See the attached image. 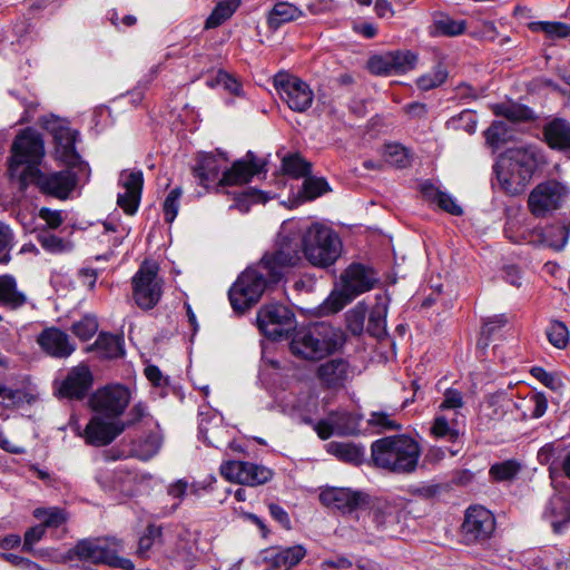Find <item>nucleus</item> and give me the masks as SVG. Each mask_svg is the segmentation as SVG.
<instances>
[{
	"instance_id": "14",
	"label": "nucleus",
	"mask_w": 570,
	"mask_h": 570,
	"mask_svg": "<svg viewBox=\"0 0 570 570\" xmlns=\"http://www.w3.org/2000/svg\"><path fill=\"white\" fill-rule=\"evenodd\" d=\"M92 383L89 366L79 364L71 367L62 380L55 382V395L59 399L80 401L87 396Z\"/></svg>"
},
{
	"instance_id": "43",
	"label": "nucleus",
	"mask_w": 570,
	"mask_h": 570,
	"mask_svg": "<svg viewBox=\"0 0 570 570\" xmlns=\"http://www.w3.org/2000/svg\"><path fill=\"white\" fill-rule=\"evenodd\" d=\"M311 163L298 154H289L282 159V170L294 178L305 177L311 173Z\"/></svg>"
},
{
	"instance_id": "20",
	"label": "nucleus",
	"mask_w": 570,
	"mask_h": 570,
	"mask_svg": "<svg viewBox=\"0 0 570 570\" xmlns=\"http://www.w3.org/2000/svg\"><path fill=\"white\" fill-rule=\"evenodd\" d=\"M125 429L126 423L115 419L107 420L97 414L89 420L82 436L90 445L105 446L110 444Z\"/></svg>"
},
{
	"instance_id": "54",
	"label": "nucleus",
	"mask_w": 570,
	"mask_h": 570,
	"mask_svg": "<svg viewBox=\"0 0 570 570\" xmlns=\"http://www.w3.org/2000/svg\"><path fill=\"white\" fill-rule=\"evenodd\" d=\"M72 333L81 341L90 340L98 331V322L95 316L86 315L71 326Z\"/></svg>"
},
{
	"instance_id": "36",
	"label": "nucleus",
	"mask_w": 570,
	"mask_h": 570,
	"mask_svg": "<svg viewBox=\"0 0 570 570\" xmlns=\"http://www.w3.org/2000/svg\"><path fill=\"white\" fill-rule=\"evenodd\" d=\"M564 504L561 498L552 499L543 512V517L550 521V524L556 533L564 532L570 525V512L562 514L561 511Z\"/></svg>"
},
{
	"instance_id": "22",
	"label": "nucleus",
	"mask_w": 570,
	"mask_h": 570,
	"mask_svg": "<svg viewBox=\"0 0 570 570\" xmlns=\"http://www.w3.org/2000/svg\"><path fill=\"white\" fill-rule=\"evenodd\" d=\"M119 185L125 189L118 195L117 204L128 215L137 212L144 186V176L141 170H124L119 177Z\"/></svg>"
},
{
	"instance_id": "17",
	"label": "nucleus",
	"mask_w": 570,
	"mask_h": 570,
	"mask_svg": "<svg viewBox=\"0 0 570 570\" xmlns=\"http://www.w3.org/2000/svg\"><path fill=\"white\" fill-rule=\"evenodd\" d=\"M31 184L36 185L42 194L66 199L77 185V176L70 168L48 174L38 169L30 180Z\"/></svg>"
},
{
	"instance_id": "5",
	"label": "nucleus",
	"mask_w": 570,
	"mask_h": 570,
	"mask_svg": "<svg viewBox=\"0 0 570 570\" xmlns=\"http://www.w3.org/2000/svg\"><path fill=\"white\" fill-rule=\"evenodd\" d=\"M341 343V336L332 326L325 323H315L297 330L292 337L289 347L296 356L305 360H320L333 353Z\"/></svg>"
},
{
	"instance_id": "21",
	"label": "nucleus",
	"mask_w": 570,
	"mask_h": 570,
	"mask_svg": "<svg viewBox=\"0 0 570 570\" xmlns=\"http://www.w3.org/2000/svg\"><path fill=\"white\" fill-rule=\"evenodd\" d=\"M366 495L347 488H328L321 492L320 501L327 508L342 513H352L366 503Z\"/></svg>"
},
{
	"instance_id": "28",
	"label": "nucleus",
	"mask_w": 570,
	"mask_h": 570,
	"mask_svg": "<svg viewBox=\"0 0 570 570\" xmlns=\"http://www.w3.org/2000/svg\"><path fill=\"white\" fill-rule=\"evenodd\" d=\"M421 193L426 200L435 203L442 210L455 216L462 215L463 210L454 198L439 189V187L434 186L431 181H424L421 185Z\"/></svg>"
},
{
	"instance_id": "60",
	"label": "nucleus",
	"mask_w": 570,
	"mask_h": 570,
	"mask_svg": "<svg viewBox=\"0 0 570 570\" xmlns=\"http://www.w3.org/2000/svg\"><path fill=\"white\" fill-rule=\"evenodd\" d=\"M464 401L462 393L455 389H448L443 394V401L440 404L442 412L453 411L451 415L459 416V411L463 407Z\"/></svg>"
},
{
	"instance_id": "44",
	"label": "nucleus",
	"mask_w": 570,
	"mask_h": 570,
	"mask_svg": "<svg viewBox=\"0 0 570 570\" xmlns=\"http://www.w3.org/2000/svg\"><path fill=\"white\" fill-rule=\"evenodd\" d=\"M161 444V436L158 433H150L135 445L134 453L138 459L148 461L159 452Z\"/></svg>"
},
{
	"instance_id": "53",
	"label": "nucleus",
	"mask_w": 570,
	"mask_h": 570,
	"mask_svg": "<svg viewBox=\"0 0 570 570\" xmlns=\"http://www.w3.org/2000/svg\"><path fill=\"white\" fill-rule=\"evenodd\" d=\"M532 29L544 32L551 39L570 37V26L563 22L538 21L532 23Z\"/></svg>"
},
{
	"instance_id": "16",
	"label": "nucleus",
	"mask_w": 570,
	"mask_h": 570,
	"mask_svg": "<svg viewBox=\"0 0 570 570\" xmlns=\"http://www.w3.org/2000/svg\"><path fill=\"white\" fill-rule=\"evenodd\" d=\"M495 529L493 514L483 507H471L466 510L462 524V534L466 543H476L488 540Z\"/></svg>"
},
{
	"instance_id": "39",
	"label": "nucleus",
	"mask_w": 570,
	"mask_h": 570,
	"mask_svg": "<svg viewBox=\"0 0 570 570\" xmlns=\"http://www.w3.org/2000/svg\"><path fill=\"white\" fill-rule=\"evenodd\" d=\"M240 6V0H220L206 19L205 29H214L228 20Z\"/></svg>"
},
{
	"instance_id": "7",
	"label": "nucleus",
	"mask_w": 570,
	"mask_h": 570,
	"mask_svg": "<svg viewBox=\"0 0 570 570\" xmlns=\"http://www.w3.org/2000/svg\"><path fill=\"white\" fill-rule=\"evenodd\" d=\"M342 291L333 293L325 301L322 309L324 314L337 313L357 295L373 288L376 275L373 269L362 264H352L342 276Z\"/></svg>"
},
{
	"instance_id": "42",
	"label": "nucleus",
	"mask_w": 570,
	"mask_h": 570,
	"mask_svg": "<svg viewBox=\"0 0 570 570\" xmlns=\"http://www.w3.org/2000/svg\"><path fill=\"white\" fill-rule=\"evenodd\" d=\"M521 471V463L517 460H505L494 463L489 470L492 480L497 482L511 481Z\"/></svg>"
},
{
	"instance_id": "41",
	"label": "nucleus",
	"mask_w": 570,
	"mask_h": 570,
	"mask_svg": "<svg viewBox=\"0 0 570 570\" xmlns=\"http://www.w3.org/2000/svg\"><path fill=\"white\" fill-rule=\"evenodd\" d=\"M433 35L455 37L462 35L466 29L465 20H455L446 14H439L433 21Z\"/></svg>"
},
{
	"instance_id": "27",
	"label": "nucleus",
	"mask_w": 570,
	"mask_h": 570,
	"mask_svg": "<svg viewBox=\"0 0 570 570\" xmlns=\"http://www.w3.org/2000/svg\"><path fill=\"white\" fill-rule=\"evenodd\" d=\"M27 304V295L18 289L13 276L0 275V306L18 309Z\"/></svg>"
},
{
	"instance_id": "34",
	"label": "nucleus",
	"mask_w": 570,
	"mask_h": 570,
	"mask_svg": "<svg viewBox=\"0 0 570 570\" xmlns=\"http://www.w3.org/2000/svg\"><path fill=\"white\" fill-rule=\"evenodd\" d=\"M189 492L195 493V484H190L185 479L176 480L167 487V495L174 501L170 505H166L161 509L159 514L167 517L173 514L183 503L186 494Z\"/></svg>"
},
{
	"instance_id": "40",
	"label": "nucleus",
	"mask_w": 570,
	"mask_h": 570,
	"mask_svg": "<svg viewBox=\"0 0 570 570\" xmlns=\"http://www.w3.org/2000/svg\"><path fill=\"white\" fill-rule=\"evenodd\" d=\"M33 517L41 521V525L47 529H58L63 525L69 515L62 508L50 507V508H37L33 511Z\"/></svg>"
},
{
	"instance_id": "4",
	"label": "nucleus",
	"mask_w": 570,
	"mask_h": 570,
	"mask_svg": "<svg viewBox=\"0 0 570 570\" xmlns=\"http://www.w3.org/2000/svg\"><path fill=\"white\" fill-rule=\"evenodd\" d=\"M45 157V141L42 136L32 128L21 130L11 146L9 159V177L11 181L24 190L32 176L37 174L39 165Z\"/></svg>"
},
{
	"instance_id": "57",
	"label": "nucleus",
	"mask_w": 570,
	"mask_h": 570,
	"mask_svg": "<svg viewBox=\"0 0 570 570\" xmlns=\"http://www.w3.org/2000/svg\"><path fill=\"white\" fill-rule=\"evenodd\" d=\"M264 202L263 194L254 188L246 189L237 194L230 208H236L240 213H247L255 203Z\"/></svg>"
},
{
	"instance_id": "25",
	"label": "nucleus",
	"mask_w": 570,
	"mask_h": 570,
	"mask_svg": "<svg viewBox=\"0 0 570 570\" xmlns=\"http://www.w3.org/2000/svg\"><path fill=\"white\" fill-rule=\"evenodd\" d=\"M306 554L303 546H293L286 549H268L265 551L264 560L269 564L271 570H289L295 567Z\"/></svg>"
},
{
	"instance_id": "52",
	"label": "nucleus",
	"mask_w": 570,
	"mask_h": 570,
	"mask_svg": "<svg viewBox=\"0 0 570 570\" xmlns=\"http://www.w3.org/2000/svg\"><path fill=\"white\" fill-rule=\"evenodd\" d=\"M391 51L374 55L367 60V69L375 76H389L393 73Z\"/></svg>"
},
{
	"instance_id": "2",
	"label": "nucleus",
	"mask_w": 570,
	"mask_h": 570,
	"mask_svg": "<svg viewBox=\"0 0 570 570\" xmlns=\"http://www.w3.org/2000/svg\"><path fill=\"white\" fill-rule=\"evenodd\" d=\"M541 160L540 149L533 145L508 149L495 166L498 181L505 194L524 191Z\"/></svg>"
},
{
	"instance_id": "62",
	"label": "nucleus",
	"mask_w": 570,
	"mask_h": 570,
	"mask_svg": "<svg viewBox=\"0 0 570 570\" xmlns=\"http://www.w3.org/2000/svg\"><path fill=\"white\" fill-rule=\"evenodd\" d=\"M13 246V233L11 228L0 222V264L10 261L9 252Z\"/></svg>"
},
{
	"instance_id": "11",
	"label": "nucleus",
	"mask_w": 570,
	"mask_h": 570,
	"mask_svg": "<svg viewBox=\"0 0 570 570\" xmlns=\"http://www.w3.org/2000/svg\"><path fill=\"white\" fill-rule=\"evenodd\" d=\"M41 126L51 134L55 140V157L68 167H75L80 163V156L76 150L78 132L68 126V122L55 116L42 117Z\"/></svg>"
},
{
	"instance_id": "23",
	"label": "nucleus",
	"mask_w": 570,
	"mask_h": 570,
	"mask_svg": "<svg viewBox=\"0 0 570 570\" xmlns=\"http://www.w3.org/2000/svg\"><path fill=\"white\" fill-rule=\"evenodd\" d=\"M37 343L45 353L56 358H66L76 350L69 335L57 327L45 328L39 334Z\"/></svg>"
},
{
	"instance_id": "38",
	"label": "nucleus",
	"mask_w": 570,
	"mask_h": 570,
	"mask_svg": "<svg viewBox=\"0 0 570 570\" xmlns=\"http://www.w3.org/2000/svg\"><path fill=\"white\" fill-rule=\"evenodd\" d=\"M431 433L435 438L455 441L459 438V419L454 415L440 414L434 419Z\"/></svg>"
},
{
	"instance_id": "59",
	"label": "nucleus",
	"mask_w": 570,
	"mask_h": 570,
	"mask_svg": "<svg viewBox=\"0 0 570 570\" xmlns=\"http://www.w3.org/2000/svg\"><path fill=\"white\" fill-rule=\"evenodd\" d=\"M183 195V189L180 187H176L171 189L165 198L163 209L165 220L167 223H173L178 214L179 209V200Z\"/></svg>"
},
{
	"instance_id": "48",
	"label": "nucleus",
	"mask_w": 570,
	"mask_h": 570,
	"mask_svg": "<svg viewBox=\"0 0 570 570\" xmlns=\"http://www.w3.org/2000/svg\"><path fill=\"white\" fill-rule=\"evenodd\" d=\"M161 534V527L149 524L146 532L139 538L136 554L141 559L148 558L151 547L160 541Z\"/></svg>"
},
{
	"instance_id": "50",
	"label": "nucleus",
	"mask_w": 570,
	"mask_h": 570,
	"mask_svg": "<svg viewBox=\"0 0 570 570\" xmlns=\"http://www.w3.org/2000/svg\"><path fill=\"white\" fill-rule=\"evenodd\" d=\"M392 53V68L393 73H405L413 70L417 63V55L410 50H396Z\"/></svg>"
},
{
	"instance_id": "8",
	"label": "nucleus",
	"mask_w": 570,
	"mask_h": 570,
	"mask_svg": "<svg viewBox=\"0 0 570 570\" xmlns=\"http://www.w3.org/2000/svg\"><path fill=\"white\" fill-rule=\"evenodd\" d=\"M119 547V541L109 542L108 540L100 539L79 540L70 549L71 561L78 559L95 564L102 563L112 568L134 570L135 566L131 560L118 556Z\"/></svg>"
},
{
	"instance_id": "19",
	"label": "nucleus",
	"mask_w": 570,
	"mask_h": 570,
	"mask_svg": "<svg viewBox=\"0 0 570 570\" xmlns=\"http://www.w3.org/2000/svg\"><path fill=\"white\" fill-rule=\"evenodd\" d=\"M266 160L258 158L255 153L247 151L245 157L233 163L230 168L223 173L219 186H238L247 184L255 175L266 173Z\"/></svg>"
},
{
	"instance_id": "63",
	"label": "nucleus",
	"mask_w": 570,
	"mask_h": 570,
	"mask_svg": "<svg viewBox=\"0 0 570 570\" xmlns=\"http://www.w3.org/2000/svg\"><path fill=\"white\" fill-rule=\"evenodd\" d=\"M46 534V529L43 525L38 524L35 527H31L24 532L23 538V544H22V551L31 553L33 552L35 544L38 543Z\"/></svg>"
},
{
	"instance_id": "12",
	"label": "nucleus",
	"mask_w": 570,
	"mask_h": 570,
	"mask_svg": "<svg viewBox=\"0 0 570 570\" xmlns=\"http://www.w3.org/2000/svg\"><path fill=\"white\" fill-rule=\"evenodd\" d=\"M274 87L281 99L295 112H305L313 104L314 92L301 78L287 72L274 76Z\"/></svg>"
},
{
	"instance_id": "45",
	"label": "nucleus",
	"mask_w": 570,
	"mask_h": 570,
	"mask_svg": "<svg viewBox=\"0 0 570 570\" xmlns=\"http://www.w3.org/2000/svg\"><path fill=\"white\" fill-rule=\"evenodd\" d=\"M484 138L488 146L497 149L510 138L509 126L502 120H494L484 131Z\"/></svg>"
},
{
	"instance_id": "58",
	"label": "nucleus",
	"mask_w": 570,
	"mask_h": 570,
	"mask_svg": "<svg viewBox=\"0 0 570 570\" xmlns=\"http://www.w3.org/2000/svg\"><path fill=\"white\" fill-rule=\"evenodd\" d=\"M367 423L370 426L377 428L380 432L402 430V425L393 420L391 414L383 411L372 412Z\"/></svg>"
},
{
	"instance_id": "37",
	"label": "nucleus",
	"mask_w": 570,
	"mask_h": 570,
	"mask_svg": "<svg viewBox=\"0 0 570 570\" xmlns=\"http://www.w3.org/2000/svg\"><path fill=\"white\" fill-rule=\"evenodd\" d=\"M219 171L218 160L213 155L202 157L194 168L195 177L204 187H208L209 184L214 183L218 178Z\"/></svg>"
},
{
	"instance_id": "24",
	"label": "nucleus",
	"mask_w": 570,
	"mask_h": 570,
	"mask_svg": "<svg viewBox=\"0 0 570 570\" xmlns=\"http://www.w3.org/2000/svg\"><path fill=\"white\" fill-rule=\"evenodd\" d=\"M350 374L347 361L330 360L317 367L316 376L327 389L337 390L345 385Z\"/></svg>"
},
{
	"instance_id": "30",
	"label": "nucleus",
	"mask_w": 570,
	"mask_h": 570,
	"mask_svg": "<svg viewBox=\"0 0 570 570\" xmlns=\"http://www.w3.org/2000/svg\"><path fill=\"white\" fill-rule=\"evenodd\" d=\"M326 451L338 460L353 465H360L364 461V448L353 443L333 441L326 444Z\"/></svg>"
},
{
	"instance_id": "9",
	"label": "nucleus",
	"mask_w": 570,
	"mask_h": 570,
	"mask_svg": "<svg viewBox=\"0 0 570 570\" xmlns=\"http://www.w3.org/2000/svg\"><path fill=\"white\" fill-rule=\"evenodd\" d=\"M570 197V187L558 179L539 183L529 194L528 208L535 218H546L561 209Z\"/></svg>"
},
{
	"instance_id": "46",
	"label": "nucleus",
	"mask_w": 570,
	"mask_h": 570,
	"mask_svg": "<svg viewBox=\"0 0 570 570\" xmlns=\"http://www.w3.org/2000/svg\"><path fill=\"white\" fill-rule=\"evenodd\" d=\"M448 75L446 68L442 63H439L433 70L419 77L416 79V86L423 91L434 89L445 82Z\"/></svg>"
},
{
	"instance_id": "26",
	"label": "nucleus",
	"mask_w": 570,
	"mask_h": 570,
	"mask_svg": "<svg viewBox=\"0 0 570 570\" xmlns=\"http://www.w3.org/2000/svg\"><path fill=\"white\" fill-rule=\"evenodd\" d=\"M543 137L548 146L560 151H570V122L554 118L543 127Z\"/></svg>"
},
{
	"instance_id": "35",
	"label": "nucleus",
	"mask_w": 570,
	"mask_h": 570,
	"mask_svg": "<svg viewBox=\"0 0 570 570\" xmlns=\"http://www.w3.org/2000/svg\"><path fill=\"white\" fill-rule=\"evenodd\" d=\"M387 302L377 297L376 304L372 307L368 316L367 332L377 338L386 335Z\"/></svg>"
},
{
	"instance_id": "31",
	"label": "nucleus",
	"mask_w": 570,
	"mask_h": 570,
	"mask_svg": "<svg viewBox=\"0 0 570 570\" xmlns=\"http://www.w3.org/2000/svg\"><path fill=\"white\" fill-rule=\"evenodd\" d=\"M102 358H117L124 355V340L119 335L100 333L91 346Z\"/></svg>"
},
{
	"instance_id": "13",
	"label": "nucleus",
	"mask_w": 570,
	"mask_h": 570,
	"mask_svg": "<svg viewBox=\"0 0 570 570\" xmlns=\"http://www.w3.org/2000/svg\"><path fill=\"white\" fill-rule=\"evenodd\" d=\"M130 399L131 394L128 387L121 384H110L91 394L89 406L97 414L116 420L125 412Z\"/></svg>"
},
{
	"instance_id": "49",
	"label": "nucleus",
	"mask_w": 570,
	"mask_h": 570,
	"mask_svg": "<svg viewBox=\"0 0 570 570\" xmlns=\"http://www.w3.org/2000/svg\"><path fill=\"white\" fill-rule=\"evenodd\" d=\"M569 234L570 220L567 225H552L548 227L544 232V239L550 247L560 250L566 246Z\"/></svg>"
},
{
	"instance_id": "3",
	"label": "nucleus",
	"mask_w": 570,
	"mask_h": 570,
	"mask_svg": "<svg viewBox=\"0 0 570 570\" xmlns=\"http://www.w3.org/2000/svg\"><path fill=\"white\" fill-rule=\"evenodd\" d=\"M371 454L377 468L407 474L417 468L421 446L411 436L399 434L374 441L371 445Z\"/></svg>"
},
{
	"instance_id": "56",
	"label": "nucleus",
	"mask_w": 570,
	"mask_h": 570,
	"mask_svg": "<svg viewBox=\"0 0 570 570\" xmlns=\"http://www.w3.org/2000/svg\"><path fill=\"white\" fill-rule=\"evenodd\" d=\"M385 160L399 168H404L410 164V157L406 148L400 144H389L384 150Z\"/></svg>"
},
{
	"instance_id": "29",
	"label": "nucleus",
	"mask_w": 570,
	"mask_h": 570,
	"mask_svg": "<svg viewBox=\"0 0 570 570\" xmlns=\"http://www.w3.org/2000/svg\"><path fill=\"white\" fill-rule=\"evenodd\" d=\"M302 16L303 11L295 4L278 1L268 12L267 24L271 29L277 30L282 24L294 21Z\"/></svg>"
},
{
	"instance_id": "64",
	"label": "nucleus",
	"mask_w": 570,
	"mask_h": 570,
	"mask_svg": "<svg viewBox=\"0 0 570 570\" xmlns=\"http://www.w3.org/2000/svg\"><path fill=\"white\" fill-rule=\"evenodd\" d=\"M24 392L21 390H12L6 385L0 384V403L4 406H17L24 402Z\"/></svg>"
},
{
	"instance_id": "32",
	"label": "nucleus",
	"mask_w": 570,
	"mask_h": 570,
	"mask_svg": "<svg viewBox=\"0 0 570 570\" xmlns=\"http://www.w3.org/2000/svg\"><path fill=\"white\" fill-rule=\"evenodd\" d=\"M331 415L335 426V434L344 436L358 433L360 423L363 420L362 414L346 410H337L331 412Z\"/></svg>"
},
{
	"instance_id": "55",
	"label": "nucleus",
	"mask_w": 570,
	"mask_h": 570,
	"mask_svg": "<svg viewBox=\"0 0 570 570\" xmlns=\"http://www.w3.org/2000/svg\"><path fill=\"white\" fill-rule=\"evenodd\" d=\"M366 307L357 304L346 313V326L353 335H361L364 331Z\"/></svg>"
},
{
	"instance_id": "6",
	"label": "nucleus",
	"mask_w": 570,
	"mask_h": 570,
	"mask_svg": "<svg viewBox=\"0 0 570 570\" xmlns=\"http://www.w3.org/2000/svg\"><path fill=\"white\" fill-rule=\"evenodd\" d=\"M274 283L267 271L261 267V261L256 266L246 268L228 292L233 309L244 313L259 301L267 285Z\"/></svg>"
},
{
	"instance_id": "51",
	"label": "nucleus",
	"mask_w": 570,
	"mask_h": 570,
	"mask_svg": "<svg viewBox=\"0 0 570 570\" xmlns=\"http://www.w3.org/2000/svg\"><path fill=\"white\" fill-rule=\"evenodd\" d=\"M37 240L45 250L51 254H59L70 249V245L67 242L47 230L40 232L37 235Z\"/></svg>"
},
{
	"instance_id": "10",
	"label": "nucleus",
	"mask_w": 570,
	"mask_h": 570,
	"mask_svg": "<svg viewBox=\"0 0 570 570\" xmlns=\"http://www.w3.org/2000/svg\"><path fill=\"white\" fill-rule=\"evenodd\" d=\"M158 271L156 263L145 261L132 276V298L144 311L153 309L161 298L164 282Z\"/></svg>"
},
{
	"instance_id": "1",
	"label": "nucleus",
	"mask_w": 570,
	"mask_h": 570,
	"mask_svg": "<svg viewBox=\"0 0 570 570\" xmlns=\"http://www.w3.org/2000/svg\"><path fill=\"white\" fill-rule=\"evenodd\" d=\"M302 253L312 265L327 267L338 258L341 242L326 226L313 224L304 229L299 222L288 220L282 224L273 249L261 258V267L272 281L279 282L301 263Z\"/></svg>"
},
{
	"instance_id": "47",
	"label": "nucleus",
	"mask_w": 570,
	"mask_h": 570,
	"mask_svg": "<svg viewBox=\"0 0 570 570\" xmlns=\"http://www.w3.org/2000/svg\"><path fill=\"white\" fill-rule=\"evenodd\" d=\"M549 343L558 350L567 348L569 344V330L563 322L552 321L546 330Z\"/></svg>"
},
{
	"instance_id": "15",
	"label": "nucleus",
	"mask_w": 570,
	"mask_h": 570,
	"mask_svg": "<svg viewBox=\"0 0 570 570\" xmlns=\"http://www.w3.org/2000/svg\"><path fill=\"white\" fill-rule=\"evenodd\" d=\"M220 473L230 482L250 487L264 484L273 476V471L264 465L237 460L223 463Z\"/></svg>"
},
{
	"instance_id": "33",
	"label": "nucleus",
	"mask_w": 570,
	"mask_h": 570,
	"mask_svg": "<svg viewBox=\"0 0 570 570\" xmlns=\"http://www.w3.org/2000/svg\"><path fill=\"white\" fill-rule=\"evenodd\" d=\"M491 111L497 117H503L511 122H522L533 119V112L524 105L513 101L491 105Z\"/></svg>"
},
{
	"instance_id": "18",
	"label": "nucleus",
	"mask_w": 570,
	"mask_h": 570,
	"mask_svg": "<svg viewBox=\"0 0 570 570\" xmlns=\"http://www.w3.org/2000/svg\"><path fill=\"white\" fill-rule=\"evenodd\" d=\"M294 314L283 304L272 303L262 306L257 313V324L265 336L276 340L282 337L285 326H291Z\"/></svg>"
},
{
	"instance_id": "61",
	"label": "nucleus",
	"mask_w": 570,
	"mask_h": 570,
	"mask_svg": "<svg viewBox=\"0 0 570 570\" xmlns=\"http://www.w3.org/2000/svg\"><path fill=\"white\" fill-rule=\"evenodd\" d=\"M328 190L324 178L307 177L303 183V194L307 199H315Z\"/></svg>"
}]
</instances>
